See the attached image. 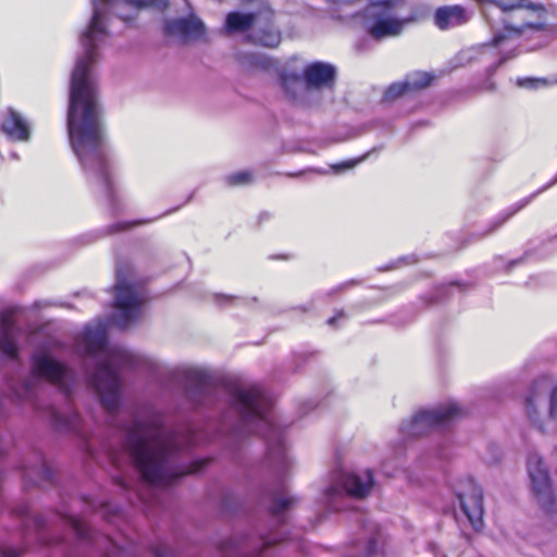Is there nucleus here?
Wrapping results in <instances>:
<instances>
[{"label": "nucleus", "instance_id": "obj_11", "mask_svg": "<svg viewBox=\"0 0 557 557\" xmlns=\"http://www.w3.org/2000/svg\"><path fill=\"white\" fill-rule=\"evenodd\" d=\"M527 467L531 487L539 504L545 510H550L555 498L547 468L544 466L542 458L536 454L529 456Z\"/></svg>", "mask_w": 557, "mask_h": 557}, {"label": "nucleus", "instance_id": "obj_1", "mask_svg": "<svg viewBox=\"0 0 557 557\" xmlns=\"http://www.w3.org/2000/svg\"><path fill=\"white\" fill-rule=\"evenodd\" d=\"M97 34H107L99 9H95L90 23L82 36L85 53L75 64L70 86L67 129L72 148L82 162L99 159L103 141L98 87L91 76V67L97 59Z\"/></svg>", "mask_w": 557, "mask_h": 557}, {"label": "nucleus", "instance_id": "obj_5", "mask_svg": "<svg viewBox=\"0 0 557 557\" xmlns=\"http://www.w3.org/2000/svg\"><path fill=\"white\" fill-rule=\"evenodd\" d=\"M547 11L542 3H535L531 0H524L521 8L516 9L509 14L508 20L504 21V29L496 33L491 45L499 47L505 41L519 37L527 32H543L546 29Z\"/></svg>", "mask_w": 557, "mask_h": 557}, {"label": "nucleus", "instance_id": "obj_17", "mask_svg": "<svg viewBox=\"0 0 557 557\" xmlns=\"http://www.w3.org/2000/svg\"><path fill=\"white\" fill-rule=\"evenodd\" d=\"M12 315L11 310L3 311L0 314V350L9 357H15L17 354L14 339L15 325Z\"/></svg>", "mask_w": 557, "mask_h": 557}, {"label": "nucleus", "instance_id": "obj_8", "mask_svg": "<svg viewBox=\"0 0 557 557\" xmlns=\"http://www.w3.org/2000/svg\"><path fill=\"white\" fill-rule=\"evenodd\" d=\"M373 485V475L370 470L362 472H339L335 474L332 484L325 490L326 502L337 509L333 503L336 498L347 494L351 497H366Z\"/></svg>", "mask_w": 557, "mask_h": 557}, {"label": "nucleus", "instance_id": "obj_27", "mask_svg": "<svg viewBox=\"0 0 557 557\" xmlns=\"http://www.w3.org/2000/svg\"><path fill=\"white\" fill-rule=\"evenodd\" d=\"M376 555V543L375 541L371 540L368 543L367 546V557H375Z\"/></svg>", "mask_w": 557, "mask_h": 557}, {"label": "nucleus", "instance_id": "obj_9", "mask_svg": "<svg viewBox=\"0 0 557 557\" xmlns=\"http://www.w3.org/2000/svg\"><path fill=\"white\" fill-rule=\"evenodd\" d=\"M335 75L336 71L332 64L312 62L305 67L302 76L296 73H283L281 75V84L282 87L288 91L289 88L304 79L308 88L319 89L333 85Z\"/></svg>", "mask_w": 557, "mask_h": 557}, {"label": "nucleus", "instance_id": "obj_6", "mask_svg": "<svg viewBox=\"0 0 557 557\" xmlns=\"http://www.w3.org/2000/svg\"><path fill=\"white\" fill-rule=\"evenodd\" d=\"M465 411L456 403L418 411L410 421L401 424V432L407 436H419L431 430L442 429L462 417Z\"/></svg>", "mask_w": 557, "mask_h": 557}, {"label": "nucleus", "instance_id": "obj_21", "mask_svg": "<svg viewBox=\"0 0 557 557\" xmlns=\"http://www.w3.org/2000/svg\"><path fill=\"white\" fill-rule=\"evenodd\" d=\"M180 373L188 383H194L197 386H202L205 384L206 374L197 368L183 367L180 369Z\"/></svg>", "mask_w": 557, "mask_h": 557}, {"label": "nucleus", "instance_id": "obj_23", "mask_svg": "<svg viewBox=\"0 0 557 557\" xmlns=\"http://www.w3.org/2000/svg\"><path fill=\"white\" fill-rule=\"evenodd\" d=\"M296 499L292 496H278L273 500V505L271 506V511L278 516L287 510L292 505H294Z\"/></svg>", "mask_w": 557, "mask_h": 557}, {"label": "nucleus", "instance_id": "obj_14", "mask_svg": "<svg viewBox=\"0 0 557 557\" xmlns=\"http://www.w3.org/2000/svg\"><path fill=\"white\" fill-rule=\"evenodd\" d=\"M165 37H175L186 42L205 36V24L196 17L166 20L162 27Z\"/></svg>", "mask_w": 557, "mask_h": 557}, {"label": "nucleus", "instance_id": "obj_4", "mask_svg": "<svg viewBox=\"0 0 557 557\" xmlns=\"http://www.w3.org/2000/svg\"><path fill=\"white\" fill-rule=\"evenodd\" d=\"M232 401L247 423L258 422L268 437L270 454L280 459L284 465L287 462L286 450L282 437L276 430L271 416V399L258 385L236 386L231 393Z\"/></svg>", "mask_w": 557, "mask_h": 557}, {"label": "nucleus", "instance_id": "obj_28", "mask_svg": "<svg viewBox=\"0 0 557 557\" xmlns=\"http://www.w3.org/2000/svg\"><path fill=\"white\" fill-rule=\"evenodd\" d=\"M141 222H127V223H117L115 225H113V231H122V230H126L128 228L129 226H133V225H137V224H140Z\"/></svg>", "mask_w": 557, "mask_h": 557}, {"label": "nucleus", "instance_id": "obj_33", "mask_svg": "<svg viewBox=\"0 0 557 557\" xmlns=\"http://www.w3.org/2000/svg\"><path fill=\"white\" fill-rule=\"evenodd\" d=\"M556 182H557V180H552V181H550L549 183H547L543 188H541L537 193H541V191H543V190L547 189L548 187H550V186L555 185V184H556Z\"/></svg>", "mask_w": 557, "mask_h": 557}, {"label": "nucleus", "instance_id": "obj_30", "mask_svg": "<svg viewBox=\"0 0 557 557\" xmlns=\"http://www.w3.org/2000/svg\"><path fill=\"white\" fill-rule=\"evenodd\" d=\"M346 314L344 311H338L336 314L327 320V324L335 325L336 321L339 319H345Z\"/></svg>", "mask_w": 557, "mask_h": 557}, {"label": "nucleus", "instance_id": "obj_13", "mask_svg": "<svg viewBox=\"0 0 557 557\" xmlns=\"http://www.w3.org/2000/svg\"><path fill=\"white\" fill-rule=\"evenodd\" d=\"M434 76L426 72H414L408 75L403 82L391 84L384 92V100L395 101L404 96L420 92L428 88Z\"/></svg>", "mask_w": 557, "mask_h": 557}, {"label": "nucleus", "instance_id": "obj_12", "mask_svg": "<svg viewBox=\"0 0 557 557\" xmlns=\"http://www.w3.org/2000/svg\"><path fill=\"white\" fill-rule=\"evenodd\" d=\"M460 508L468 518L470 524L479 530L483 525V494L482 490L472 481L456 492Z\"/></svg>", "mask_w": 557, "mask_h": 557}, {"label": "nucleus", "instance_id": "obj_16", "mask_svg": "<svg viewBox=\"0 0 557 557\" xmlns=\"http://www.w3.org/2000/svg\"><path fill=\"white\" fill-rule=\"evenodd\" d=\"M466 22V9L459 4L440 7L434 13V23L442 30L460 26Z\"/></svg>", "mask_w": 557, "mask_h": 557}, {"label": "nucleus", "instance_id": "obj_35", "mask_svg": "<svg viewBox=\"0 0 557 557\" xmlns=\"http://www.w3.org/2000/svg\"><path fill=\"white\" fill-rule=\"evenodd\" d=\"M297 174L302 175V174H305V173H304V172H298Z\"/></svg>", "mask_w": 557, "mask_h": 557}, {"label": "nucleus", "instance_id": "obj_32", "mask_svg": "<svg viewBox=\"0 0 557 557\" xmlns=\"http://www.w3.org/2000/svg\"><path fill=\"white\" fill-rule=\"evenodd\" d=\"M484 89L485 90H490V91H494L496 89V85H495V83L490 82V83L486 84Z\"/></svg>", "mask_w": 557, "mask_h": 557}, {"label": "nucleus", "instance_id": "obj_29", "mask_svg": "<svg viewBox=\"0 0 557 557\" xmlns=\"http://www.w3.org/2000/svg\"><path fill=\"white\" fill-rule=\"evenodd\" d=\"M533 397L534 396H529L525 399L527 411L531 419H533V401H534Z\"/></svg>", "mask_w": 557, "mask_h": 557}, {"label": "nucleus", "instance_id": "obj_31", "mask_svg": "<svg viewBox=\"0 0 557 557\" xmlns=\"http://www.w3.org/2000/svg\"><path fill=\"white\" fill-rule=\"evenodd\" d=\"M525 83H527V84H524L523 82H520V83H519V85H520V86H524V85H527V86H530V87L535 86V79L527 78V79H525Z\"/></svg>", "mask_w": 557, "mask_h": 557}, {"label": "nucleus", "instance_id": "obj_10", "mask_svg": "<svg viewBox=\"0 0 557 557\" xmlns=\"http://www.w3.org/2000/svg\"><path fill=\"white\" fill-rule=\"evenodd\" d=\"M32 374L35 379L47 380L55 384L64 393L69 392L70 373L67 369L46 351H37L33 355Z\"/></svg>", "mask_w": 557, "mask_h": 557}, {"label": "nucleus", "instance_id": "obj_26", "mask_svg": "<svg viewBox=\"0 0 557 557\" xmlns=\"http://www.w3.org/2000/svg\"><path fill=\"white\" fill-rule=\"evenodd\" d=\"M556 414H557V388L554 389V392L552 393L550 410H549L550 418L556 417Z\"/></svg>", "mask_w": 557, "mask_h": 557}, {"label": "nucleus", "instance_id": "obj_15", "mask_svg": "<svg viewBox=\"0 0 557 557\" xmlns=\"http://www.w3.org/2000/svg\"><path fill=\"white\" fill-rule=\"evenodd\" d=\"M1 132L13 141H28L32 136V127L25 116L13 108H8L0 122Z\"/></svg>", "mask_w": 557, "mask_h": 557}, {"label": "nucleus", "instance_id": "obj_19", "mask_svg": "<svg viewBox=\"0 0 557 557\" xmlns=\"http://www.w3.org/2000/svg\"><path fill=\"white\" fill-rule=\"evenodd\" d=\"M525 205L527 202H521L519 205L506 209L490 223L486 230L480 233V236L485 237L497 231L503 224H505L513 214L521 210Z\"/></svg>", "mask_w": 557, "mask_h": 557}, {"label": "nucleus", "instance_id": "obj_7", "mask_svg": "<svg viewBox=\"0 0 557 557\" xmlns=\"http://www.w3.org/2000/svg\"><path fill=\"white\" fill-rule=\"evenodd\" d=\"M115 309L114 322L122 329L136 322L140 317L141 305L145 301L143 292L122 274L116 272L115 283Z\"/></svg>", "mask_w": 557, "mask_h": 557}, {"label": "nucleus", "instance_id": "obj_25", "mask_svg": "<svg viewBox=\"0 0 557 557\" xmlns=\"http://www.w3.org/2000/svg\"><path fill=\"white\" fill-rule=\"evenodd\" d=\"M361 161H362V158H360V159H349V160L336 163L332 168L336 172L347 171V170L354 169Z\"/></svg>", "mask_w": 557, "mask_h": 557}, {"label": "nucleus", "instance_id": "obj_20", "mask_svg": "<svg viewBox=\"0 0 557 557\" xmlns=\"http://www.w3.org/2000/svg\"><path fill=\"white\" fill-rule=\"evenodd\" d=\"M256 41L268 48H276L281 44V33L273 27L260 29Z\"/></svg>", "mask_w": 557, "mask_h": 557}, {"label": "nucleus", "instance_id": "obj_3", "mask_svg": "<svg viewBox=\"0 0 557 557\" xmlns=\"http://www.w3.org/2000/svg\"><path fill=\"white\" fill-rule=\"evenodd\" d=\"M78 349L92 363L95 371L90 380L101 396L103 406L113 411L120 401V368H138L145 361L143 356L123 347H110L107 344V322L88 324L78 343Z\"/></svg>", "mask_w": 557, "mask_h": 557}, {"label": "nucleus", "instance_id": "obj_24", "mask_svg": "<svg viewBox=\"0 0 557 557\" xmlns=\"http://www.w3.org/2000/svg\"><path fill=\"white\" fill-rule=\"evenodd\" d=\"M252 183L253 176H225L223 185L227 187H240Z\"/></svg>", "mask_w": 557, "mask_h": 557}, {"label": "nucleus", "instance_id": "obj_2", "mask_svg": "<svg viewBox=\"0 0 557 557\" xmlns=\"http://www.w3.org/2000/svg\"><path fill=\"white\" fill-rule=\"evenodd\" d=\"M181 435L166 433L156 423H136L129 431L126 448L141 476L153 486H165L178 476L197 469L183 471L173 463L174 453L189 446Z\"/></svg>", "mask_w": 557, "mask_h": 557}, {"label": "nucleus", "instance_id": "obj_34", "mask_svg": "<svg viewBox=\"0 0 557 557\" xmlns=\"http://www.w3.org/2000/svg\"><path fill=\"white\" fill-rule=\"evenodd\" d=\"M62 426L65 428V429H69V430H74L75 429V423L74 422L62 423Z\"/></svg>", "mask_w": 557, "mask_h": 557}, {"label": "nucleus", "instance_id": "obj_22", "mask_svg": "<svg viewBox=\"0 0 557 557\" xmlns=\"http://www.w3.org/2000/svg\"><path fill=\"white\" fill-rule=\"evenodd\" d=\"M128 2L138 9L154 8L160 12L165 11L170 5L169 0H128Z\"/></svg>", "mask_w": 557, "mask_h": 557}, {"label": "nucleus", "instance_id": "obj_18", "mask_svg": "<svg viewBox=\"0 0 557 557\" xmlns=\"http://www.w3.org/2000/svg\"><path fill=\"white\" fill-rule=\"evenodd\" d=\"M257 20V14L252 12H230L225 18V30L228 34L245 33L249 30Z\"/></svg>", "mask_w": 557, "mask_h": 557}]
</instances>
